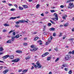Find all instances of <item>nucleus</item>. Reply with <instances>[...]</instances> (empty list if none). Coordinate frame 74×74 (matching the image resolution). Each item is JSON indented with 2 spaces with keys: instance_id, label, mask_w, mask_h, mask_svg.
Returning <instances> with one entry per match:
<instances>
[{
  "instance_id": "obj_6",
  "label": "nucleus",
  "mask_w": 74,
  "mask_h": 74,
  "mask_svg": "<svg viewBox=\"0 0 74 74\" xmlns=\"http://www.w3.org/2000/svg\"><path fill=\"white\" fill-rule=\"evenodd\" d=\"M49 54V53L48 52H46L45 54H43L42 56V57H45L46 56H47Z\"/></svg>"
},
{
  "instance_id": "obj_42",
  "label": "nucleus",
  "mask_w": 74,
  "mask_h": 74,
  "mask_svg": "<svg viewBox=\"0 0 74 74\" xmlns=\"http://www.w3.org/2000/svg\"><path fill=\"white\" fill-rule=\"evenodd\" d=\"M24 22H26V23H28V21H26L23 20V23H24Z\"/></svg>"
},
{
  "instance_id": "obj_23",
  "label": "nucleus",
  "mask_w": 74,
  "mask_h": 74,
  "mask_svg": "<svg viewBox=\"0 0 74 74\" xmlns=\"http://www.w3.org/2000/svg\"><path fill=\"white\" fill-rule=\"evenodd\" d=\"M40 6V5L39 4H37L36 7V8H37V9H38V8H39V6Z\"/></svg>"
},
{
  "instance_id": "obj_28",
  "label": "nucleus",
  "mask_w": 74,
  "mask_h": 74,
  "mask_svg": "<svg viewBox=\"0 0 74 74\" xmlns=\"http://www.w3.org/2000/svg\"><path fill=\"white\" fill-rule=\"evenodd\" d=\"M27 70H24L23 71V73H26V72H27Z\"/></svg>"
},
{
  "instance_id": "obj_49",
  "label": "nucleus",
  "mask_w": 74,
  "mask_h": 74,
  "mask_svg": "<svg viewBox=\"0 0 74 74\" xmlns=\"http://www.w3.org/2000/svg\"><path fill=\"white\" fill-rule=\"evenodd\" d=\"M53 36H56V33H54L53 34Z\"/></svg>"
},
{
  "instance_id": "obj_46",
  "label": "nucleus",
  "mask_w": 74,
  "mask_h": 74,
  "mask_svg": "<svg viewBox=\"0 0 74 74\" xmlns=\"http://www.w3.org/2000/svg\"><path fill=\"white\" fill-rule=\"evenodd\" d=\"M3 32H4V33H5V32H7V30L5 29H4L3 31Z\"/></svg>"
},
{
  "instance_id": "obj_45",
  "label": "nucleus",
  "mask_w": 74,
  "mask_h": 74,
  "mask_svg": "<svg viewBox=\"0 0 74 74\" xmlns=\"http://www.w3.org/2000/svg\"><path fill=\"white\" fill-rule=\"evenodd\" d=\"M51 12H55V10H51Z\"/></svg>"
},
{
  "instance_id": "obj_64",
  "label": "nucleus",
  "mask_w": 74,
  "mask_h": 74,
  "mask_svg": "<svg viewBox=\"0 0 74 74\" xmlns=\"http://www.w3.org/2000/svg\"><path fill=\"white\" fill-rule=\"evenodd\" d=\"M3 69V66H1L0 67V70H1Z\"/></svg>"
},
{
  "instance_id": "obj_12",
  "label": "nucleus",
  "mask_w": 74,
  "mask_h": 74,
  "mask_svg": "<svg viewBox=\"0 0 74 74\" xmlns=\"http://www.w3.org/2000/svg\"><path fill=\"white\" fill-rule=\"evenodd\" d=\"M20 37V36H19V35L18 34L16 36L14 37V38H19Z\"/></svg>"
},
{
  "instance_id": "obj_22",
  "label": "nucleus",
  "mask_w": 74,
  "mask_h": 74,
  "mask_svg": "<svg viewBox=\"0 0 74 74\" xmlns=\"http://www.w3.org/2000/svg\"><path fill=\"white\" fill-rule=\"evenodd\" d=\"M15 60H16V62H18L19 61V59L17 58L15 59Z\"/></svg>"
},
{
  "instance_id": "obj_52",
  "label": "nucleus",
  "mask_w": 74,
  "mask_h": 74,
  "mask_svg": "<svg viewBox=\"0 0 74 74\" xmlns=\"http://www.w3.org/2000/svg\"><path fill=\"white\" fill-rule=\"evenodd\" d=\"M37 40V37H36L34 38V40L35 41H36V40Z\"/></svg>"
},
{
  "instance_id": "obj_57",
  "label": "nucleus",
  "mask_w": 74,
  "mask_h": 74,
  "mask_svg": "<svg viewBox=\"0 0 74 74\" xmlns=\"http://www.w3.org/2000/svg\"><path fill=\"white\" fill-rule=\"evenodd\" d=\"M16 27H19V25H16L15 26Z\"/></svg>"
},
{
  "instance_id": "obj_24",
  "label": "nucleus",
  "mask_w": 74,
  "mask_h": 74,
  "mask_svg": "<svg viewBox=\"0 0 74 74\" xmlns=\"http://www.w3.org/2000/svg\"><path fill=\"white\" fill-rule=\"evenodd\" d=\"M15 37H12V41H14L15 40Z\"/></svg>"
},
{
  "instance_id": "obj_41",
  "label": "nucleus",
  "mask_w": 74,
  "mask_h": 74,
  "mask_svg": "<svg viewBox=\"0 0 74 74\" xmlns=\"http://www.w3.org/2000/svg\"><path fill=\"white\" fill-rule=\"evenodd\" d=\"M16 60L15 59L14 60H12V61H11V62H16Z\"/></svg>"
},
{
  "instance_id": "obj_21",
  "label": "nucleus",
  "mask_w": 74,
  "mask_h": 74,
  "mask_svg": "<svg viewBox=\"0 0 74 74\" xmlns=\"http://www.w3.org/2000/svg\"><path fill=\"white\" fill-rule=\"evenodd\" d=\"M3 25L5 26H10V25H8V24L6 23H5V24H4Z\"/></svg>"
},
{
  "instance_id": "obj_62",
  "label": "nucleus",
  "mask_w": 74,
  "mask_h": 74,
  "mask_svg": "<svg viewBox=\"0 0 74 74\" xmlns=\"http://www.w3.org/2000/svg\"><path fill=\"white\" fill-rule=\"evenodd\" d=\"M21 18V17L19 16H18L16 17V18Z\"/></svg>"
},
{
  "instance_id": "obj_34",
  "label": "nucleus",
  "mask_w": 74,
  "mask_h": 74,
  "mask_svg": "<svg viewBox=\"0 0 74 74\" xmlns=\"http://www.w3.org/2000/svg\"><path fill=\"white\" fill-rule=\"evenodd\" d=\"M38 49V48L37 47L36 48H35L34 49V51H36V50H37V49Z\"/></svg>"
},
{
  "instance_id": "obj_56",
  "label": "nucleus",
  "mask_w": 74,
  "mask_h": 74,
  "mask_svg": "<svg viewBox=\"0 0 74 74\" xmlns=\"http://www.w3.org/2000/svg\"><path fill=\"white\" fill-rule=\"evenodd\" d=\"M72 53H71V51H69V53H68V54H70V55H71V54Z\"/></svg>"
},
{
  "instance_id": "obj_58",
  "label": "nucleus",
  "mask_w": 74,
  "mask_h": 74,
  "mask_svg": "<svg viewBox=\"0 0 74 74\" xmlns=\"http://www.w3.org/2000/svg\"><path fill=\"white\" fill-rule=\"evenodd\" d=\"M61 8H63V7H64V6L63 5H61L60 6Z\"/></svg>"
},
{
  "instance_id": "obj_4",
  "label": "nucleus",
  "mask_w": 74,
  "mask_h": 74,
  "mask_svg": "<svg viewBox=\"0 0 74 74\" xmlns=\"http://www.w3.org/2000/svg\"><path fill=\"white\" fill-rule=\"evenodd\" d=\"M36 64L38 68L39 69H40V68H41V65L40 64L39 61H37Z\"/></svg>"
},
{
  "instance_id": "obj_30",
  "label": "nucleus",
  "mask_w": 74,
  "mask_h": 74,
  "mask_svg": "<svg viewBox=\"0 0 74 74\" xmlns=\"http://www.w3.org/2000/svg\"><path fill=\"white\" fill-rule=\"evenodd\" d=\"M48 41L49 42H51V38H49Z\"/></svg>"
},
{
  "instance_id": "obj_17",
  "label": "nucleus",
  "mask_w": 74,
  "mask_h": 74,
  "mask_svg": "<svg viewBox=\"0 0 74 74\" xmlns=\"http://www.w3.org/2000/svg\"><path fill=\"white\" fill-rule=\"evenodd\" d=\"M16 18V17H11L10 18V19H15Z\"/></svg>"
},
{
  "instance_id": "obj_39",
  "label": "nucleus",
  "mask_w": 74,
  "mask_h": 74,
  "mask_svg": "<svg viewBox=\"0 0 74 74\" xmlns=\"http://www.w3.org/2000/svg\"><path fill=\"white\" fill-rule=\"evenodd\" d=\"M2 2L3 3H7V2L6 1H2Z\"/></svg>"
},
{
  "instance_id": "obj_19",
  "label": "nucleus",
  "mask_w": 74,
  "mask_h": 74,
  "mask_svg": "<svg viewBox=\"0 0 74 74\" xmlns=\"http://www.w3.org/2000/svg\"><path fill=\"white\" fill-rule=\"evenodd\" d=\"M4 50L3 48V47H0V51L1 52V51H3Z\"/></svg>"
},
{
  "instance_id": "obj_59",
  "label": "nucleus",
  "mask_w": 74,
  "mask_h": 74,
  "mask_svg": "<svg viewBox=\"0 0 74 74\" xmlns=\"http://www.w3.org/2000/svg\"><path fill=\"white\" fill-rule=\"evenodd\" d=\"M71 21H74V18H72V19H71Z\"/></svg>"
},
{
  "instance_id": "obj_55",
  "label": "nucleus",
  "mask_w": 74,
  "mask_h": 74,
  "mask_svg": "<svg viewBox=\"0 0 74 74\" xmlns=\"http://www.w3.org/2000/svg\"><path fill=\"white\" fill-rule=\"evenodd\" d=\"M43 34L44 35H47V33L45 32H43Z\"/></svg>"
},
{
  "instance_id": "obj_18",
  "label": "nucleus",
  "mask_w": 74,
  "mask_h": 74,
  "mask_svg": "<svg viewBox=\"0 0 74 74\" xmlns=\"http://www.w3.org/2000/svg\"><path fill=\"white\" fill-rule=\"evenodd\" d=\"M11 42H12L11 40H9L7 41L6 43H11Z\"/></svg>"
},
{
  "instance_id": "obj_33",
  "label": "nucleus",
  "mask_w": 74,
  "mask_h": 74,
  "mask_svg": "<svg viewBox=\"0 0 74 74\" xmlns=\"http://www.w3.org/2000/svg\"><path fill=\"white\" fill-rule=\"evenodd\" d=\"M68 73L69 74H71V73H72V71L71 70L69 71Z\"/></svg>"
},
{
  "instance_id": "obj_26",
  "label": "nucleus",
  "mask_w": 74,
  "mask_h": 74,
  "mask_svg": "<svg viewBox=\"0 0 74 74\" xmlns=\"http://www.w3.org/2000/svg\"><path fill=\"white\" fill-rule=\"evenodd\" d=\"M74 39V38H72L69 39V41H73Z\"/></svg>"
},
{
  "instance_id": "obj_51",
  "label": "nucleus",
  "mask_w": 74,
  "mask_h": 74,
  "mask_svg": "<svg viewBox=\"0 0 74 74\" xmlns=\"http://www.w3.org/2000/svg\"><path fill=\"white\" fill-rule=\"evenodd\" d=\"M14 7H15L16 8H17L18 7V6H17V5H16V4L14 5Z\"/></svg>"
},
{
  "instance_id": "obj_37",
  "label": "nucleus",
  "mask_w": 74,
  "mask_h": 74,
  "mask_svg": "<svg viewBox=\"0 0 74 74\" xmlns=\"http://www.w3.org/2000/svg\"><path fill=\"white\" fill-rule=\"evenodd\" d=\"M50 59H51V57H48V58H47V60H50Z\"/></svg>"
},
{
  "instance_id": "obj_1",
  "label": "nucleus",
  "mask_w": 74,
  "mask_h": 74,
  "mask_svg": "<svg viewBox=\"0 0 74 74\" xmlns=\"http://www.w3.org/2000/svg\"><path fill=\"white\" fill-rule=\"evenodd\" d=\"M53 16H55L56 18L55 17L52 18L51 19H52V20H53V21L58 20V14H56V13H55L53 14Z\"/></svg>"
},
{
  "instance_id": "obj_63",
  "label": "nucleus",
  "mask_w": 74,
  "mask_h": 74,
  "mask_svg": "<svg viewBox=\"0 0 74 74\" xmlns=\"http://www.w3.org/2000/svg\"><path fill=\"white\" fill-rule=\"evenodd\" d=\"M40 15L42 16H44V14L43 13L41 14Z\"/></svg>"
},
{
  "instance_id": "obj_14",
  "label": "nucleus",
  "mask_w": 74,
  "mask_h": 74,
  "mask_svg": "<svg viewBox=\"0 0 74 74\" xmlns=\"http://www.w3.org/2000/svg\"><path fill=\"white\" fill-rule=\"evenodd\" d=\"M9 57H10V59H14V57L13 55L10 56H9Z\"/></svg>"
},
{
  "instance_id": "obj_13",
  "label": "nucleus",
  "mask_w": 74,
  "mask_h": 74,
  "mask_svg": "<svg viewBox=\"0 0 74 74\" xmlns=\"http://www.w3.org/2000/svg\"><path fill=\"white\" fill-rule=\"evenodd\" d=\"M18 9L19 10H23V8L21 6H19Z\"/></svg>"
},
{
  "instance_id": "obj_9",
  "label": "nucleus",
  "mask_w": 74,
  "mask_h": 74,
  "mask_svg": "<svg viewBox=\"0 0 74 74\" xmlns=\"http://www.w3.org/2000/svg\"><path fill=\"white\" fill-rule=\"evenodd\" d=\"M8 71V69H6L3 72V74H6Z\"/></svg>"
},
{
  "instance_id": "obj_43",
  "label": "nucleus",
  "mask_w": 74,
  "mask_h": 74,
  "mask_svg": "<svg viewBox=\"0 0 74 74\" xmlns=\"http://www.w3.org/2000/svg\"><path fill=\"white\" fill-rule=\"evenodd\" d=\"M42 42V41L40 40L38 41V43H40V42Z\"/></svg>"
},
{
  "instance_id": "obj_16",
  "label": "nucleus",
  "mask_w": 74,
  "mask_h": 74,
  "mask_svg": "<svg viewBox=\"0 0 74 74\" xmlns=\"http://www.w3.org/2000/svg\"><path fill=\"white\" fill-rule=\"evenodd\" d=\"M62 66L64 67H68V65L66 64H63L62 65Z\"/></svg>"
},
{
  "instance_id": "obj_2",
  "label": "nucleus",
  "mask_w": 74,
  "mask_h": 74,
  "mask_svg": "<svg viewBox=\"0 0 74 74\" xmlns=\"http://www.w3.org/2000/svg\"><path fill=\"white\" fill-rule=\"evenodd\" d=\"M71 58V56L69 54H68L65 56V59L66 60H68L69 59H70Z\"/></svg>"
},
{
  "instance_id": "obj_10",
  "label": "nucleus",
  "mask_w": 74,
  "mask_h": 74,
  "mask_svg": "<svg viewBox=\"0 0 74 74\" xmlns=\"http://www.w3.org/2000/svg\"><path fill=\"white\" fill-rule=\"evenodd\" d=\"M55 30V28L53 27H52L50 29V31H54Z\"/></svg>"
},
{
  "instance_id": "obj_27",
  "label": "nucleus",
  "mask_w": 74,
  "mask_h": 74,
  "mask_svg": "<svg viewBox=\"0 0 74 74\" xmlns=\"http://www.w3.org/2000/svg\"><path fill=\"white\" fill-rule=\"evenodd\" d=\"M50 22H51V23H52L53 24H55V23H54V22L52 21V20H50Z\"/></svg>"
},
{
  "instance_id": "obj_32",
  "label": "nucleus",
  "mask_w": 74,
  "mask_h": 74,
  "mask_svg": "<svg viewBox=\"0 0 74 74\" xmlns=\"http://www.w3.org/2000/svg\"><path fill=\"white\" fill-rule=\"evenodd\" d=\"M23 45H25V46H26V45H27V43H23Z\"/></svg>"
},
{
  "instance_id": "obj_61",
  "label": "nucleus",
  "mask_w": 74,
  "mask_h": 74,
  "mask_svg": "<svg viewBox=\"0 0 74 74\" xmlns=\"http://www.w3.org/2000/svg\"><path fill=\"white\" fill-rule=\"evenodd\" d=\"M30 51H34V49H30Z\"/></svg>"
},
{
  "instance_id": "obj_53",
  "label": "nucleus",
  "mask_w": 74,
  "mask_h": 74,
  "mask_svg": "<svg viewBox=\"0 0 74 74\" xmlns=\"http://www.w3.org/2000/svg\"><path fill=\"white\" fill-rule=\"evenodd\" d=\"M22 69H20L18 70V72H19V73H20V72H21V71H22Z\"/></svg>"
},
{
  "instance_id": "obj_54",
  "label": "nucleus",
  "mask_w": 74,
  "mask_h": 74,
  "mask_svg": "<svg viewBox=\"0 0 74 74\" xmlns=\"http://www.w3.org/2000/svg\"><path fill=\"white\" fill-rule=\"evenodd\" d=\"M60 34L59 36V37H61L62 36V33H60Z\"/></svg>"
},
{
  "instance_id": "obj_31",
  "label": "nucleus",
  "mask_w": 74,
  "mask_h": 74,
  "mask_svg": "<svg viewBox=\"0 0 74 74\" xmlns=\"http://www.w3.org/2000/svg\"><path fill=\"white\" fill-rule=\"evenodd\" d=\"M31 48H34V47H35V45H32L31 46Z\"/></svg>"
},
{
  "instance_id": "obj_20",
  "label": "nucleus",
  "mask_w": 74,
  "mask_h": 74,
  "mask_svg": "<svg viewBox=\"0 0 74 74\" xmlns=\"http://www.w3.org/2000/svg\"><path fill=\"white\" fill-rule=\"evenodd\" d=\"M32 64L35 67V68H37V65H36L34 64V63H32Z\"/></svg>"
},
{
  "instance_id": "obj_40",
  "label": "nucleus",
  "mask_w": 74,
  "mask_h": 74,
  "mask_svg": "<svg viewBox=\"0 0 74 74\" xmlns=\"http://www.w3.org/2000/svg\"><path fill=\"white\" fill-rule=\"evenodd\" d=\"M49 42L48 41H47V42H46V45H48L49 43Z\"/></svg>"
},
{
  "instance_id": "obj_48",
  "label": "nucleus",
  "mask_w": 74,
  "mask_h": 74,
  "mask_svg": "<svg viewBox=\"0 0 74 74\" xmlns=\"http://www.w3.org/2000/svg\"><path fill=\"white\" fill-rule=\"evenodd\" d=\"M14 31H12V30H11V31L10 32H9V34H10V33H12V32H14Z\"/></svg>"
},
{
  "instance_id": "obj_8",
  "label": "nucleus",
  "mask_w": 74,
  "mask_h": 74,
  "mask_svg": "<svg viewBox=\"0 0 74 74\" xmlns=\"http://www.w3.org/2000/svg\"><path fill=\"white\" fill-rule=\"evenodd\" d=\"M67 16L66 15H64V16H62L63 19L64 20H66V17H67Z\"/></svg>"
},
{
  "instance_id": "obj_50",
  "label": "nucleus",
  "mask_w": 74,
  "mask_h": 74,
  "mask_svg": "<svg viewBox=\"0 0 74 74\" xmlns=\"http://www.w3.org/2000/svg\"><path fill=\"white\" fill-rule=\"evenodd\" d=\"M13 34L14 36H15V34H16L15 33V32H13Z\"/></svg>"
},
{
  "instance_id": "obj_35",
  "label": "nucleus",
  "mask_w": 74,
  "mask_h": 74,
  "mask_svg": "<svg viewBox=\"0 0 74 74\" xmlns=\"http://www.w3.org/2000/svg\"><path fill=\"white\" fill-rule=\"evenodd\" d=\"M59 58H57L55 61V62H57V61L59 60Z\"/></svg>"
},
{
  "instance_id": "obj_36",
  "label": "nucleus",
  "mask_w": 74,
  "mask_h": 74,
  "mask_svg": "<svg viewBox=\"0 0 74 74\" xmlns=\"http://www.w3.org/2000/svg\"><path fill=\"white\" fill-rule=\"evenodd\" d=\"M30 59V57H29V56L25 58V59L26 60H27V59Z\"/></svg>"
},
{
  "instance_id": "obj_38",
  "label": "nucleus",
  "mask_w": 74,
  "mask_h": 74,
  "mask_svg": "<svg viewBox=\"0 0 74 74\" xmlns=\"http://www.w3.org/2000/svg\"><path fill=\"white\" fill-rule=\"evenodd\" d=\"M54 49L55 51H58V49L57 48H54Z\"/></svg>"
},
{
  "instance_id": "obj_29",
  "label": "nucleus",
  "mask_w": 74,
  "mask_h": 74,
  "mask_svg": "<svg viewBox=\"0 0 74 74\" xmlns=\"http://www.w3.org/2000/svg\"><path fill=\"white\" fill-rule=\"evenodd\" d=\"M48 26H51L52 25V24L51 23H48Z\"/></svg>"
},
{
  "instance_id": "obj_11",
  "label": "nucleus",
  "mask_w": 74,
  "mask_h": 74,
  "mask_svg": "<svg viewBox=\"0 0 74 74\" xmlns=\"http://www.w3.org/2000/svg\"><path fill=\"white\" fill-rule=\"evenodd\" d=\"M23 7L24 8H28V6L26 5H23Z\"/></svg>"
},
{
  "instance_id": "obj_47",
  "label": "nucleus",
  "mask_w": 74,
  "mask_h": 74,
  "mask_svg": "<svg viewBox=\"0 0 74 74\" xmlns=\"http://www.w3.org/2000/svg\"><path fill=\"white\" fill-rule=\"evenodd\" d=\"M8 5L9 6H12V4H11V3H9L8 4Z\"/></svg>"
},
{
  "instance_id": "obj_5",
  "label": "nucleus",
  "mask_w": 74,
  "mask_h": 74,
  "mask_svg": "<svg viewBox=\"0 0 74 74\" xmlns=\"http://www.w3.org/2000/svg\"><path fill=\"white\" fill-rule=\"evenodd\" d=\"M21 23H23V20H18V21H16V23L17 25H18V24Z\"/></svg>"
},
{
  "instance_id": "obj_7",
  "label": "nucleus",
  "mask_w": 74,
  "mask_h": 74,
  "mask_svg": "<svg viewBox=\"0 0 74 74\" xmlns=\"http://www.w3.org/2000/svg\"><path fill=\"white\" fill-rule=\"evenodd\" d=\"M9 56H10L9 55H6L5 56H3V58L4 59H7V58H9Z\"/></svg>"
},
{
  "instance_id": "obj_15",
  "label": "nucleus",
  "mask_w": 74,
  "mask_h": 74,
  "mask_svg": "<svg viewBox=\"0 0 74 74\" xmlns=\"http://www.w3.org/2000/svg\"><path fill=\"white\" fill-rule=\"evenodd\" d=\"M16 53H22V51H20V50H17L16 51Z\"/></svg>"
},
{
  "instance_id": "obj_3",
  "label": "nucleus",
  "mask_w": 74,
  "mask_h": 74,
  "mask_svg": "<svg viewBox=\"0 0 74 74\" xmlns=\"http://www.w3.org/2000/svg\"><path fill=\"white\" fill-rule=\"evenodd\" d=\"M69 5L70 6L68 7V8H73V7H74V5H73V3H69Z\"/></svg>"
},
{
  "instance_id": "obj_60",
  "label": "nucleus",
  "mask_w": 74,
  "mask_h": 74,
  "mask_svg": "<svg viewBox=\"0 0 74 74\" xmlns=\"http://www.w3.org/2000/svg\"><path fill=\"white\" fill-rule=\"evenodd\" d=\"M64 70H65V71H67V68H64Z\"/></svg>"
},
{
  "instance_id": "obj_25",
  "label": "nucleus",
  "mask_w": 74,
  "mask_h": 74,
  "mask_svg": "<svg viewBox=\"0 0 74 74\" xmlns=\"http://www.w3.org/2000/svg\"><path fill=\"white\" fill-rule=\"evenodd\" d=\"M10 11H15V9L13 8H12L10 9Z\"/></svg>"
},
{
  "instance_id": "obj_44",
  "label": "nucleus",
  "mask_w": 74,
  "mask_h": 74,
  "mask_svg": "<svg viewBox=\"0 0 74 74\" xmlns=\"http://www.w3.org/2000/svg\"><path fill=\"white\" fill-rule=\"evenodd\" d=\"M72 54L73 55H74V50L73 51L71 52Z\"/></svg>"
}]
</instances>
